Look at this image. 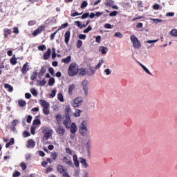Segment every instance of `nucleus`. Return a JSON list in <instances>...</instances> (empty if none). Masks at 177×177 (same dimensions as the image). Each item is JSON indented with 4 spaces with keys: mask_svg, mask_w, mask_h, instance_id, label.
Here are the masks:
<instances>
[{
    "mask_svg": "<svg viewBox=\"0 0 177 177\" xmlns=\"http://www.w3.org/2000/svg\"><path fill=\"white\" fill-rule=\"evenodd\" d=\"M50 53H51L50 48H48L47 52L44 55L45 60H48V59L50 57Z\"/></svg>",
    "mask_w": 177,
    "mask_h": 177,
    "instance_id": "17",
    "label": "nucleus"
},
{
    "mask_svg": "<svg viewBox=\"0 0 177 177\" xmlns=\"http://www.w3.org/2000/svg\"><path fill=\"white\" fill-rule=\"evenodd\" d=\"M78 65L76 63H71L68 69V74L70 77H74L78 74Z\"/></svg>",
    "mask_w": 177,
    "mask_h": 177,
    "instance_id": "1",
    "label": "nucleus"
},
{
    "mask_svg": "<svg viewBox=\"0 0 177 177\" xmlns=\"http://www.w3.org/2000/svg\"><path fill=\"white\" fill-rule=\"evenodd\" d=\"M149 20L154 21L155 24H157L158 23H162V21L161 19H153V18L149 19Z\"/></svg>",
    "mask_w": 177,
    "mask_h": 177,
    "instance_id": "37",
    "label": "nucleus"
},
{
    "mask_svg": "<svg viewBox=\"0 0 177 177\" xmlns=\"http://www.w3.org/2000/svg\"><path fill=\"white\" fill-rule=\"evenodd\" d=\"M91 109L96 108V102L95 101H91Z\"/></svg>",
    "mask_w": 177,
    "mask_h": 177,
    "instance_id": "58",
    "label": "nucleus"
},
{
    "mask_svg": "<svg viewBox=\"0 0 177 177\" xmlns=\"http://www.w3.org/2000/svg\"><path fill=\"white\" fill-rule=\"evenodd\" d=\"M104 63V61L103 59H100L98 64L95 66V70H97L98 68H100V67H102V64Z\"/></svg>",
    "mask_w": 177,
    "mask_h": 177,
    "instance_id": "27",
    "label": "nucleus"
},
{
    "mask_svg": "<svg viewBox=\"0 0 177 177\" xmlns=\"http://www.w3.org/2000/svg\"><path fill=\"white\" fill-rule=\"evenodd\" d=\"M81 46H82V41L78 40L77 44V48H78V49H80V48H81Z\"/></svg>",
    "mask_w": 177,
    "mask_h": 177,
    "instance_id": "56",
    "label": "nucleus"
},
{
    "mask_svg": "<svg viewBox=\"0 0 177 177\" xmlns=\"http://www.w3.org/2000/svg\"><path fill=\"white\" fill-rule=\"evenodd\" d=\"M70 35H71V32L70 31H66L65 33V43L66 44V45H68V41H70Z\"/></svg>",
    "mask_w": 177,
    "mask_h": 177,
    "instance_id": "14",
    "label": "nucleus"
},
{
    "mask_svg": "<svg viewBox=\"0 0 177 177\" xmlns=\"http://www.w3.org/2000/svg\"><path fill=\"white\" fill-rule=\"evenodd\" d=\"M10 62L11 64L15 65L17 63V59H16L15 55H13L12 57L10 59Z\"/></svg>",
    "mask_w": 177,
    "mask_h": 177,
    "instance_id": "32",
    "label": "nucleus"
},
{
    "mask_svg": "<svg viewBox=\"0 0 177 177\" xmlns=\"http://www.w3.org/2000/svg\"><path fill=\"white\" fill-rule=\"evenodd\" d=\"M62 162L68 165V167H74V164L73 163V160L71 159V156H66L62 159Z\"/></svg>",
    "mask_w": 177,
    "mask_h": 177,
    "instance_id": "4",
    "label": "nucleus"
},
{
    "mask_svg": "<svg viewBox=\"0 0 177 177\" xmlns=\"http://www.w3.org/2000/svg\"><path fill=\"white\" fill-rule=\"evenodd\" d=\"M71 62V56H68L66 58H64L62 59V63H65L66 64H68Z\"/></svg>",
    "mask_w": 177,
    "mask_h": 177,
    "instance_id": "21",
    "label": "nucleus"
},
{
    "mask_svg": "<svg viewBox=\"0 0 177 177\" xmlns=\"http://www.w3.org/2000/svg\"><path fill=\"white\" fill-rule=\"evenodd\" d=\"M80 162L81 164L83 165V167L84 168H88V163H86V160L83 158H80Z\"/></svg>",
    "mask_w": 177,
    "mask_h": 177,
    "instance_id": "24",
    "label": "nucleus"
},
{
    "mask_svg": "<svg viewBox=\"0 0 177 177\" xmlns=\"http://www.w3.org/2000/svg\"><path fill=\"white\" fill-rule=\"evenodd\" d=\"M36 127H34L32 126L31 128H30V132L32 133V135H35V129H36Z\"/></svg>",
    "mask_w": 177,
    "mask_h": 177,
    "instance_id": "52",
    "label": "nucleus"
},
{
    "mask_svg": "<svg viewBox=\"0 0 177 177\" xmlns=\"http://www.w3.org/2000/svg\"><path fill=\"white\" fill-rule=\"evenodd\" d=\"M39 50H45L46 49V46L45 45H41L38 46Z\"/></svg>",
    "mask_w": 177,
    "mask_h": 177,
    "instance_id": "53",
    "label": "nucleus"
},
{
    "mask_svg": "<svg viewBox=\"0 0 177 177\" xmlns=\"http://www.w3.org/2000/svg\"><path fill=\"white\" fill-rule=\"evenodd\" d=\"M57 169L59 174H64V167L62 165H58L57 166Z\"/></svg>",
    "mask_w": 177,
    "mask_h": 177,
    "instance_id": "18",
    "label": "nucleus"
},
{
    "mask_svg": "<svg viewBox=\"0 0 177 177\" xmlns=\"http://www.w3.org/2000/svg\"><path fill=\"white\" fill-rule=\"evenodd\" d=\"M30 70V65H28V62H26L22 67L21 71L22 74H27V71Z\"/></svg>",
    "mask_w": 177,
    "mask_h": 177,
    "instance_id": "10",
    "label": "nucleus"
},
{
    "mask_svg": "<svg viewBox=\"0 0 177 177\" xmlns=\"http://www.w3.org/2000/svg\"><path fill=\"white\" fill-rule=\"evenodd\" d=\"M106 6H113V5H114V1L113 0H109L107 2H106Z\"/></svg>",
    "mask_w": 177,
    "mask_h": 177,
    "instance_id": "44",
    "label": "nucleus"
},
{
    "mask_svg": "<svg viewBox=\"0 0 177 177\" xmlns=\"http://www.w3.org/2000/svg\"><path fill=\"white\" fill-rule=\"evenodd\" d=\"M74 89H75V84H72L71 86H69L68 90V93L69 95H73V91H74Z\"/></svg>",
    "mask_w": 177,
    "mask_h": 177,
    "instance_id": "23",
    "label": "nucleus"
},
{
    "mask_svg": "<svg viewBox=\"0 0 177 177\" xmlns=\"http://www.w3.org/2000/svg\"><path fill=\"white\" fill-rule=\"evenodd\" d=\"M79 39H86V35L84 34H80L79 35Z\"/></svg>",
    "mask_w": 177,
    "mask_h": 177,
    "instance_id": "57",
    "label": "nucleus"
},
{
    "mask_svg": "<svg viewBox=\"0 0 177 177\" xmlns=\"http://www.w3.org/2000/svg\"><path fill=\"white\" fill-rule=\"evenodd\" d=\"M57 97L59 102H64V98H63V94L62 93L57 94Z\"/></svg>",
    "mask_w": 177,
    "mask_h": 177,
    "instance_id": "35",
    "label": "nucleus"
},
{
    "mask_svg": "<svg viewBox=\"0 0 177 177\" xmlns=\"http://www.w3.org/2000/svg\"><path fill=\"white\" fill-rule=\"evenodd\" d=\"M30 92L33 96H37L38 95V93L37 92V90L35 88H31Z\"/></svg>",
    "mask_w": 177,
    "mask_h": 177,
    "instance_id": "46",
    "label": "nucleus"
},
{
    "mask_svg": "<svg viewBox=\"0 0 177 177\" xmlns=\"http://www.w3.org/2000/svg\"><path fill=\"white\" fill-rule=\"evenodd\" d=\"M131 39L133 42V46L136 49H139V48H140L141 46L140 41H139V39H138V38H136V37H135L134 35L131 36Z\"/></svg>",
    "mask_w": 177,
    "mask_h": 177,
    "instance_id": "6",
    "label": "nucleus"
},
{
    "mask_svg": "<svg viewBox=\"0 0 177 177\" xmlns=\"http://www.w3.org/2000/svg\"><path fill=\"white\" fill-rule=\"evenodd\" d=\"M18 104H19V106H20V107H24V106L27 104V102L25 100H19L18 101Z\"/></svg>",
    "mask_w": 177,
    "mask_h": 177,
    "instance_id": "25",
    "label": "nucleus"
},
{
    "mask_svg": "<svg viewBox=\"0 0 177 177\" xmlns=\"http://www.w3.org/2000/svg\"><path fill=\"white\" fill-rule=\"evenodd\" d=\"M104 72L105 73L106 75H110V74H111V70H110V68L105 69Z\"/></svg>",
    "mask_w": 177,
    "mask_h": 177,
    "instance_id": "51",
    "label": "nucleus"
},
{
    "mask_svg": "<svg viewBox=\"0 0 177 177\" xmlns=\"http://www.w3.org/2000/svg\"><path fill=\"white\" fill-rule=\"evenodd\" d=\"M4 87L6 89H8V92H13V87L12 86H10L9 84H6L4 85Z\"/></svg>",
    "mask_w": 177,
    "mask_h": 177,
    "instance_id": "26",
    "label": "nucleus"
},
{
    "mask_svg": "<svg viewBox=\"0 0 177 177\" xmlns=\"http://www.w3.org/2000/svg\"><path fill=\"white\" fill-rule=\"evenodd\" d=\"M104 27V28H109V29L113 28V26H111V24H105Z\"/></svg>",
    "mask_w": 177,
    "mask_h": 177,
    "instance_id": "54",
    "label": "nucleus"
},
{
    "mask_svg": "<svg viewBox=\"0 0 177 177\" xmlns=\"http://www.w3.org/2000/svg\"><path fill=\"white\" fill-rule=\"evenodd\" d=\"M70 111H71V108L69 105H67L65 109V115H69Z\"/></svg>",
    "mask_w": 177,
    "mask_h": 177,
    "instance_id": "28",
    "label": "nucleus"
},
{
    "mask_svg": "<svg viewBox=\"0 0 177 177\" xmlns=\"http://www.w3.org/2000/svg\"><path fill=\"white\" fill-rule=\"evenodd\" d=\"M117 13H118L117 11H113L112 12H111V13L109 14V16H110L111 17H114V16H117Z\"/></svg>",
    "mask_w": 177,
    "mask_h": 177,
    "instance_id": "60",
    "label": "nucleus"
},
{
    "mask_svg": "<svg viewBox=\"0 0 177 177\" xmlns=\"http://www.w3.org/2000/svg\"><path fill=\"white\" fill-rule=\"evenodd\" d=\"M114 36L116 37V38H123L124 35L120 32H117L114 34Z\"/></svg>",
    "mask_w": 177,
    "mask_h": 177,
    "instance_id": "36",
    "label": "nucleus"
},
{
    "mask_svg": "<svg viewBox=\"0 0 177 177\" xmlns=\"http://www.w3.org/2000/svg\"><path fill=\"white\" fill-rule=\"evenodd\" d=\"M81 113H82V111L77 109L75 113H73V115H75V117H80L81 115Z\"/></svg>",
    "mask_w": 177,
    "mask_h": 177,
    "instance_id": "34",
    "label": "nucleus"
},
{
    "mask_svg": "<svg viewBox=\"0 0 177 177\" xmlns=\"http://www.w3.org/2000/svg\"><path fill=\"white\" fill-rule=\"evenodd\" d=\"M44 73H46V68L45 67H41L40 73H39V77H42Z\"/></svg>",
    "mask_w": 177,
    "mask_h": 177,
    "instance_id": "31",
    "label": "nucleus"
},
{
    "mask_svg": "<svg viewBox=\"0 0 177 177\" xmlns=\"http://www.w3.org/2000/svg\"><path fill=\"white\" fill-rule=\"evenodd\" d=\"M89 31H92V26H88L87 28L84 30V34H88Z\"/></svg>",
    "mask_w": 177,
    "mask_h": 177,
    "instance_id": "42",
    "label": "nucleus"
},
{
    "mask_svg": "<svg viewBox=\"0 0 177 177\" xmlns=\"http://www.w3.org/2000/svg\"><path fill=\"white\" fill-rule=\"evenodd\" d=\"M19 175H20V172L16 171V172L12 175V176H13V177H17V176H19Z\"/></svg>",
    "mask_w": 177,
    "mask_h": 177,
    "instance_id": "64",
    "label": "nucleus"
},
{
    "mask_svg": "<svg viewBox=\"0 0 177 177\" xmlns=\"http://www.w3.org/2000/svg\"><path fill=\"white\" fill-rule=\"evenodd\" d=\"M95 72H96V70H95L92 66H89L88 68H86V75H88V76L93 75Z\"/></svg>",
    "mask_w": 177,
    "mask_h": 177,
    "instance_id": "9",
    "label": "nucleus"
},
{
    "mask_svg": "<svg viewBox=\"0 0 177 177\" xmlns=\"http://www.w3.org/2000/svg\"><path fill=\"white\" fill-rule=\"evenodd\" d=\"M21 168L23 169V171H24V169H26V168H27V165H26V163L22 162L21 164Z\"/></svg>",
    "mask_w": 177,
    "mask_h": 177,
    "instance_id": "62",
    "label": "nucleus"
},
{
    "mask_svg": "<svg viewBox=\"0 0 177 177\" xmlns=\"http://www.w3.org/2000/svg\"><path fill=\"white\" fill-rule=\"evenodd\" d=\"M55 131L59 136H64V133H66V129L60 124L57 127Z\"/></svg>",
    "mask_w": 177,
    "mask_h": 177,
    "instance_id": "7",
    "label": "nucleus"
},
{
    "mask_svg": "<svg viewBox=\"0 0 177 177\" xmlns=\"http://www.w3.org/2000/svg\"><path fill=\"white\" fill-rule=\"evenodd\" d=\"M40 102L41 105L44 107V109L49 107V103H48V102H46L45 100H41Z\"/></svg>",
    "mask_w": 177,
    "mask_h": 177,
    "instance_id": "22",
    "label": "nucleus"
},
{
    "mask_svg": "<svg viewBox=\"0 0 177 177\" xmlns=\"http://www.w3.org/2000/svg\"><path fill=\"white\" fill-rule=\"evenodd\" d=\"M71 104L73 107H78L82 104V99L81 97H77L71 101Z\"/></svg>",
    "mask_w": 177,
    "mask_h": 177,
    "instance_id": "5",
    "label": "nucleus"
},
{
    "mask_svg": "<svg viewBox=\"0 0 177 177\" xmlns=\"http://www.w3.org/2000/svg\"><path fill=\"white\" fill-rule=\"evenodd\" d=\"M88 122L86 121H83L80 125V133L82 136H88L89 135V131H88V127H86Z\"/></svg>",
    "mask_w": 177,
    "mask_h": 177,
    "instance_id": "2",
    "label": "nucleus"
},
{
    "mask_svg": "<svg viewBox=\"0 0 177 177\" xmlns=\"http://www.w3.org/2000/svg\"><path fill=\"white\" fill-rule=\"evenodd\" d=\"M89 16V12L84 13L81 19H86Z\"/></svg>",
    "mask_w": 177,
    "mask_h": 177,
    "instance_id": "61",
    "label": "nucleus"
},
{
    "mask_svg": "<svg viewBox=\"0 0 177 177\" xmlns=\"http://www.w3.org/2000/svg\"><path fill=\"white\" fill-rule=\"evenodd\" d=\"M51 158L53 160H56V158H57V153H56V152H52L51 153Z\"/></svg>",
    "mask_w": 177,
    "mask_h": 177,
    "instance_id": "48",
    "label": "nucleus"
},
{
    "mask_svg": "<svg viewBox=\"0 0 177 177\" xmlns=\"http://www.w3.org/2000/svg\"><path fill=\"white\" fill-rule=\"evenodd\" d=\"M156 42H158V39L147 40L145 41V44H156Z\"/></svg>",
    "mask_w": 177,
    "mask_h": 177,
    "instance_id": "39",
    "label": "nucleus"
},
{
    "mask_svg": "<svg viewBox=\"0 0 177 177\" xmlns=\"http://www.w3.org/2000/svg\"><path fill=\"white\" fill-rule=\"evenodd\" d=\"M79 75H82V77L83 75H86V68H81L80 69H79Z\"/></svg>",
    "mask_w": 177,
    "mask_h": 177,
    "instance_id": "20",
    "label": "nucleus"
},
{
    "mask_svg": "<svg viewBox=\"0 0 177 177\" xmlns=\"http://www.w3.org/2000/svg\"><path fill=\"white\" fill-rule=\"evenodd\" d=\"M88 6V2L86 1H84L81 4V8L84 9V8H86Z\"/></svg>",
    "mask_w": 177,
    "mask_h": 177,
    "instance_id": "38",
    "label": "nucleus"
},
{
    "mask_svg": "<svg viewBox=\"0 0 177 177\" xmlns=\"http://www.w3.org/2000/svg\"><path fill=\"white\" fill-rule=\"evenodd\" d=\"M66 153L69 156H73V151L70 148H66Z\"/></svg>",
    "mask_w": 177,
    "mask_h": 177,
    "instance_id": "43",
    "label": "nucleus"
},
{
    "mask_svg": "<svg viewBox=\"0 0 177 177\" xmlns=\"http://www.w3.org/2000/svg\"><path fill=\"white\" fill-rule=\"evenodd\" d=\"M99 50L102 55H106V53H107L108 48L107 47L100 46Z\"/></svg>",
    "mask_w": 177,
    "mask_h": 177,
    "instance_id": "19",
    "label": "nucleus"
},
{
    "mask_svg": "<svg viewBox=\"0 0 177 177\" xmlns=\"http://www.w3.org/2000/svg\"><path fill=\"white\" fill-rule=\"evenodd\" d=\"M56 120H57V124H62V116H61V115H57L56 116Z\"/></svg>",
    "mask_w": 177,
    "mask_h": 177,
    "instance_id": "40",
    "label": "nucleus"
},
{
    "mask_svg": "<svg viewBox=\"0 0 177 177\" xmlns=\"http://www.w3.org/2000/svg\"><path fill=\"white\" fill-rule=\"evenodd\" d=\"M73 160L75 166L77 167H80V161L78 160V156H77V155H73Z\"/></svg>",
    "mask_w": 177,
    "mask_h": 177,
    "instance_id": "13",
    "label": "nucleus"
},
{
    "mask_svg": "<svg viewBox=\"0 0 177 177\" xmlns=\"http://www.w3.org/2000/svg\"><path fill=\"white\" fill-rule=\"evenodd\" d=\"M88 84H89V82H88V80H84L82 82V85L83 86V91H84L86 96H88Z\"/></svg>",
    "mask_w": 177,
    "mask_h": 177,
    "instance_id": "8",
    "label": "nucleus"
},
{
    "mask_svg": "<svg viewBox=\"0 0 177 177\" xmlns=\"http://www.w3.org/2000/svg\"><path fill=\"white\" fill-rule=\"evenodd\" d=\"M62 122L66 129H70V127L73 122H71V119H70V115H65L62 118Z\"/></svg>",
    "mask_w": 177,
    "mask_h": 177,
    "instance_id": "3",
    "label": "nucleus"
},
{
    "mask_svg": "<svg viewBox=\"0 0 177 177\" xmlns=\"http://www.w3.org/2000/svg\"><path fill=\"white\" fill-rule=\"evenodd\" d=\"M140 66L145 71V73H147V74H149V75H151V73H150V71H149V69H147V68H146V66H145V65L140 64Z\"/></svg>",
    "mask_w": 177,
    "mask_h": 177,
    "instance_id": "29",
    "label": "nucleus"
},
{
    "mask_svg": "<svg viewBox=\"0 0 177 177\" xmlns=\"http://www.w3.org/2000/svg\"><path fill=\"white\" fill-rule=\"evenodd\" d=\"M42 31H44V27H40L39 28H37L35 32H33L32 35L34 37H37V34H41V32H42Z\"/></svg>",
    "mask_w": 177,
    "mask_h": 177,
    "instance_id": "16",
    "label": "nucleus"
},
{
    "mask_svg": "<svg viewBox=\"0 0 177 177\" xmlns=\"http://www.w3.org/2000/svg\"><path fill=\"white\" fill-rule=\"evenodd\" d=\"M53 132V131L52 130H49L44 133V138H45L46 140H48V139H49V138H50V136H52Z\"/></svg>",
    "mask_w": 177,
    "mask_h": 177,
    "instance_id": "12",
    "label": "nucleus"
},
{
    "mask_svg": "<svg viewBox=\"0 0 177 177\" xmlns=\"http://www.w3.org/2000/svg\"><path fill=\"white\" fill-rule=\"evenodd\" d=\"M60 29H58L54 33H53L51 35H50V39L51 41H53V39H55V36L56 35V34H57V32L59 31Z\"/></svg>",
    "mask_w": 177,
    "mask_h": 177,
    "instance_id": "49",
    "label": "nucleus"
},
{
    "mask_svg": "<svg viewBox=\"0 0 177 177\" xmlns=\"http://www.w3.org/2000/svg\"><path fill=\"white\" fill-rule=\"evenodd\" d=\"M17 124H19V120H14L12 122V127H13V129H15V127H16V125H17Z\"/></svg>",
    "mask_w": 177,
    "mask_h": 177,
    "instance_id": "47",
    "label": "nucleus"
},
{
    "mask_svg": "<svg viewBox=\"0 0 177 177\" xmlns=\"http://www.w3.org/2000/svg\"><path fill=\"white\" fill-rule=\"evenodd\" d=\"M55 84V78L50 77L48 80V85L53 86Z\"/></svg>",
    "mask_w": 177,
    "mask_h": 177,
    "instance_id": "33",
    "label": "nucleus"
},
{
    "mask_svg": "<svg viewBox=\"0 0 177 177\" xmlns=\"http://www.w3.org/2000/svg\"><path fill=\"white\" fill-rule=\"evenodd\" d=\"M70 131L72 133H76L77 128V124L73 122L70 126Z\"/></svg>",
    "mask_w": 177,
    "mask_h": 177,
    "instance_id": "11",
    "label": "nucleus"
},
{
    "mask_svg": "<svg viewBox=\"0 0 177 177\" xmlns=\"http://www.w3.org/2000/svg\"><path fill=\"white\" fill-rule=\"evenodd\" d=\"M37 75H38V72H37V71H34L30 77L32 81H34V80L37 78Z\"/></svg>",
    "mask_w": 177,
    "mask_h": 177,
    "instance_id": "30",
    "label": "nucleus"
},
{
    "mask_svg": "<svg viewBox=\"0 0 177 177\" xmlns=\"http://www.w3.org/2000/svg\"><path fill=\"white\" fill-rule=\"evenodd\" d=\"M35 146V142L32 140V139H30L28 141L26 147H34Z\"/></svg>",
    "mask_w": 177,
    "mask_h": 177,
    "instance_id": "15",
    "label": "nucleus"
},
{
    "mask_svg": "<svg viewBox=\"0 0 177 177\" xmlns=\"http://www.w3.org/2000/svg\"><path fill=\"white\" fill-rule=\"evenodd\" d=\"M66 27H68V23H65L64 24H62L60 27V28H59V30H62V28H66Z\"/></svg>",
    "mask_w": 177,
    "mask_h": 177,
    "instance_id": "59",
    "label": "nucleus"
},
{
    "mask_svg": "<svg viewBox=\"0 0 177 177\" xmlns=\"http://www.w3.org/2000/svg\"><path fill=\"white\" fill-rule=\"evenodd\" d=\"M33 124L35 125H39V124H41V120H38V119H36V120H34Z\"/></svg>",
    "mask_w": 177,
    "mask_h": 177,
    "instance_id": "55",
    "label": "nucleus"
},
{
    "mask_svg": "<svg viewBox=\"0 0 177 177\" xmlns=\"http://www.w3.org/2000/svg\"><path fill=\"white\" fill-rule=\"evenodd\" d=\"M43 113H44V114H45L46 115H48V114H49V107L44 108V109H43Z\"/></svg>",
    "mask_w": 177,
    "mask_h": 177,
    "instance_id": "45",
    "label": "nucleus"
},
{
    "mask_svg": "<svg viewBox=\"0 0 177 177\" xmlns=\"http://www.w3.org/2000/svg\"><path fill=\"white\" fill-rule=\"evenodd\" d=\"M171 35H172V37H177V30L176 29H173L171 32H170Z\"/></svg>",
    "mask_w": 177,
    "mask_h": 177,
    "instance_id": "41",
    "label": "nucleus"
},
{
    "mask_svg": "<svg viewBox=\"0 0 177 177\" xmlns=\"http://www.w3.org/2000/svg\"><path fill=\"white\" fill-rule=\"evenodd\" d=\"M62 177H71V176L70 174H68V173L65 171L63 173Z\"/></svg>",
    "mask_w": 177,
    "mask_h": 177,
    "instance_id": "63",
    "label": "nucleus"
},
{
    "mask_svg": "<svg viewBox=\"0 0 177 177\" xmlns=\"http://www.w3.org/2000/svg\"><path fill=\"white\" fill-rule=\"evenodd\" d=\"M94 38H95V41H96L97 44H100L101 40H102V37H100V36H97V37H95Z\"/></svg>",
    "mask_w": 177,
    "mask_h": 177,
    "instance_id": "50",
    "label": "nucleus"
}]
</instances>
